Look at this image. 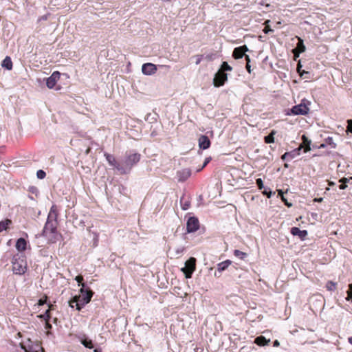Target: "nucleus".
<instances>
[{
	"mask_svg": "<svg viewBox=\"0 0 352 352\" xmlns=\"http://www.w3.org/2000/svg\"><path fill=\"white\" fill-rule=\"evenodd\" d=\"M79 292V295H75L68 302L71 308L76 307L78 311H81L91 301L94 295L93 291L86 285H82Z\"/></svg>",
	"mask_w": 352,
	"mask_h": 352,
	"instance_id": "f257e3e1",
	"label": "nucleus"
},
{
	"mask_svg": "<svg viewBox=\"0 0 352 352\" xmlns=\"http://www.w3.org/2000/svg\"><path fill=\"white\" fill-rule=\"evenodd\" d=\"M57 225L58 222L46 221L40 236L47 238L50 243H56L62 236L57 230Z\"/></svg>",
	"mask_w": 352,
	"mask_h": 352,
	"instance_id": "f03ea898",
	"label": "nucleus"
},
{
	"mask_svg": "<svg viewBox=\"0 0 352 352\" xmlns=\"http://www.w3.org/2000/svg\"><path fill=\"white\" fill-rule=\"evenodd\" d=\"M13 273L17 275L24 274L28 270L26 256L24 254H15L12 258Z\"/></svg>",
	"mask_w": 352,
	"mask_h": 352,
	"instance_id": "7ed1b4c3",
	"label": "nucleus"
},
{
	"mask_svg": "<svg viewBox=\"0 0 352 352\" xmlns=\"http://www.w3.org/2000/svg\"><path fill=\"white\" fill-rule=\"evenodd\" d=\"M140 158L141 155L133 150L128 151L125 153L124 158L121 164L126 171V174H128L133 166L139 162Z\"/></svg>",
	"mask_w": 352,
	"mask_h": 352,
	"instance_id": "20e7f679",
	"label": "nucleus"
},
{
	"mask_svg": "<svg viewBox=\"0 0 352 352\" xmlns=\"http://www.w3.org/2000/svg\"><path fill=\"white\" fill-rule=\"evenodd\" d=\"M310 102L306 99H302L301 102L298 104L293 106L291 109H289L287 115H307L309 112V105Z\"/></svg>",
	"mask_w": 352,
	"mask_h": 352,
	"instance_id": "39448f33",
	"label": "nucleus"
},
{
	"mask_svg": "<svg viewBox=\"0 0 352 352\" xmlns=\"http://www.w3.org/2000/svg\"><path fill=\"white\" fill-rule=\"evenodd\" d=\"M20 346L25 352H45L40 342L33 341L30 338L21 342Z\"/></svg>",
	"mask_w": 352,
	"mask_h": 352,
	"instance_id": "423d86ee",
	"label": "nucleus"
},
{
	"mask_svg": "<svg viewBox=\"0 0 352 352\" xmlns=\"http://www.w3.org/2000/svg\"><path fill=\"white\" fill-rule=\"evenodd\" d=\"M196 270V258L194 257L189 258L185 262V266L181 269L184 274L186 278H191L193 272Z\"/></svg>",
	"mask_w": 352,
	"mask_h": 352,
	"instance_id": "0eeeda50",
	"label": "nucleus"
},
{
	"mask_svg": "<svg viewBox=\"0 0 352 352\" xmlns=\"http://www.w3.org/2000/svg\"><path fill=\"white\" fill-rule=\"evenodd\" d=\"M104 156L109 166L116 168L120 174H126V171L124 170V168L122 167V164L118 161H117L113 155L105 153Z\"/></svg>",
	"mask_w": 352,
	"mask_h": 352,
	"instance_id": "6e6552de",
	"label": "nucleus"
},
{
	"mask_svg": "<svg viewBox=\"0 0 352 352\" xmlns=\"http://www.w3.org/2000/svg\"><path fill=\"white\" fill-rule=\"evenodd\" d=\"M200 223L199 219L195 216H190L186 222L187 233H193L199 230Z\"/></svg>",
	"mask_w": 352,
	"mask_h": 352,
	"instance_id": "1a4fd4ad",
	"label": "nucleus"
},
{
	"mask_svg": "<svg viewBox=\"0 0 352 352\" xmlns=\"http://www.w3.org/2000/svg\"><path fill=\"white\" fill-rule=\"evenodd\" d=\"M227 80L228 74L223 72V71H222L221 69H219V70L215 74L213 80L214 87H219L223 86Z\"/></svg>",
	"mask_w": 352,
	"mask_h": 352,
	"instance_id": "9d476101",
	"label": "nucleus"
},
{
	"mask_svg": "<svg viewBox=\"0 0 352 352\" xmlns=\"http://www.w3.org/2000/svg\"><path fill=\"white\" fill-rule=\"evenodd\" d=\"M198 145L200 150H206L211 146V141L207 135H200L198 138Z\"/></svg>",
	"mask_w": 352,
	"mask_h": 352,
	"instance_id": "9b49d317",
	"label": "nucleus"
},
{
	"mask_svg": "<svg viewBox=\"0 0 352 352\" xmlns=\"http://www.w3.org/2000/svg\"><path fill=\"white\" fill-rule=\"evenodd\" d=\"M60 76V73L58 71L54 72L51 76L47 78L46 80V85L49 89H52L56 85L58 80H59Z\"/></svg>",
	"mask_w": 352,
	"mask_h": 352,
	"instance_id": "f8f14e48",
	"label": "nucleus"
},
{
	"mask_svg": "<svg viewBox=\"0 0 352 352\" xmlns=\"http://www.w3.org/2000/svg\"><path fill=\"white\" fill-rule=\"evenodd\" d=\"M297 38L298 42L296 43V46L292 50L293 54L295 56V60L299 57L300 54L305 52L306 50V47L304 44L303 40L300 37H297Z\"/></svg>",
	"mask_w": 352,
	"mask_h": 352,
	"instance_id": "ddd939ff",
	"label": "nucleus"
},
{
	"mask_svg": "<svg viewBox=\"0 0 352 352\" xmlns=\"http://www.w3.org/2000/svg\"><path fill=\"white\" fill-rule=\"evenodd\" d=\"M249 51L246 45L235 47L232 52V57L234 59H239L245 56V52Z\"/></svg>",
	"mask_w": 352,
	"mask_h": 352,
	"instance_id": "4468645a",
	"label": "nucleus"
},
{
	"mask_svg": "<svg viewBox=\"0 0 352 352\" xmlns=\"http://www.w3.org/2000/svg\"><path fill=\"white\" fill-rule=\"evenodd\" d=\"M157 70L156 65L151 63H144L142 66V72L144 75L154 74Z\"/></svg>",
	"mask_w": 352,
	"mask_h": 352,
	"instance_id": "2eb2a0df",
	"label": "nucleus"
},
{
	"mask_svg": "<svg viewBox=\"0 0 352 352\" xmlns=\"http://www.w3.org/2000/svg\"><path fill=\"white\" fill-rule=\"evenodd\" d=\"M290 232L293 236H298L301 241L305 240L308 235V232L306 230H300L298 227H292L290 230Z\"/></svg>",
	"mask_w": 352,
	"mask_h": 352,
	"instance_id": "dca6fc26",
	"label": "nucleus"
},
{
	"mask_svg": "<svg viewBox=\"0 0 352 352\" xmlns=\"http://www.w3.org/2000/svg\"><path fill=\"white\" fill-rule=\"evenodd\" d=\"M301 140L302 143L298 148H301V150L303 149L305 153L310 151L311 150V140L305 134L302 135Z\"/></svg>",
	"mask_w": 352,
	"mask_h": 352,
	"instance_id": "f3484780",
	"label": "nucleus"
},
{
	"mask_svg": "<svg viewBox=\"0 0 352 352\" xmlns=\"http://www.w3.org/2000/svg\"><path fill=\"white\" fill-rule=\"evenodd\" d=\"M301 152V148H296L294 150L286 152L283 155H281L280 159L283 161H285L287 160H292L295 158L296 156H298L300 155Z\"/></svg>",
	"mask_w": 352,
	"mask_h": 352,
	"instance_id": "a211bd4d",
	"label": "nucleus"
},
{
	"mask_svg": "<svg viewBox=\"0 0 352 352\" xmlns=\"http://www.w3.org/2000/svg\"><path fill=\"white\" fill-rule=\"evenodd\" d=\"M191 175V170L190 168H184L177 172L179 182H184Z\"/></svg>",
	"mask_w": 352,
	"mask_h": 352,
	"instance_id": "6ab92c4d",
	"label": "nucleus"
},
{
	"mask_svg": "<svg viewBox=\"0 0 352 352\" xmlns=\"http://www.w3.org/2000/svg\"><path fill=\"white\" fill-rule=\"evenodd\" d=\"M27 245L28 241L24 238L20 237L16 240L15 247L21 254H23L22 252L27 249Z\"/></svg>",
	"mask_w": 352,
	"mask_h": 352,
	"instance_id": "aec40b11",
	"label": "nucleus"
},
{
	"mask_svg": "<svg viewBox=\"0 0 352 352\" xmlns=\"http://www.w3.org/2000/svg\"><path fill=\"white\" fill-rule=\"evenodd\" d=\"M58 210L56 205H52L47 215V221L57 222Z\"/></svg>",
	"mask_w": 352,
	"mask_h": 352,
	"instance_id": "412c9836",
	"label": "nucleus"
},
{
	"mask_svg": "<svg viewBox=\"0 0 352 352\" xmlns=\"http://www.w3.org/2000/svg\"><path fill=\"white\" fill-rule=\"evenodd\" d=\"M80 342L87 349H91L94 348V344L92 340L89 339L85 335H83L81 338H80Z\"/></svg>",
	"mask_w": 352,
	"mask_h": 352,
	"instance_id": "4be33fe9",
	"label": "nucleus"
},
{
	"mask_svg": "<svg viewBox=\"0 0 352 352\" xmlns=\"http://www.w3.org/2000/svg\"><path fill=\"white\" fill-rule=\"evenodd\" d=\"M49 309H47L44 314L39 315L38 317L45 322L50 321L52 318L50 311L54 309V306L51 304H48Z\"/></svg>",
	"mask_w": 352,
	"mask_h": 352,
	"instance_id": "5701e85b",
	"label": "nucleus"
},
{
	"mask_svg": "<svg viewBox=\"0 0 352 352\" xmlns=\"http://www.w3.org/2000/svg\"><path fill=\"white\" fill-rule=\"evenodd\" d=\"M270 342V340L267 339L263 336H259L256 337L254 340V343L260 346L268 345Z\"/></svg>",
	"mask_w": 352,
	"mask_h": 352,
	"instance_id": "b1692460",
	"label": "nucleus"
},
{
	"mask_svg": "<svg viewBox=\"0 0 352 352\" xmlns=\"http://www.w3.org/2000/svg\"><path fill=\"white\" fill-rule=\"evenodd\" d=\"M232 261L228 259L217 264V268L219 272H223L232 264Z\"/></svg>",
	"mask_w": 352,
	"mask_h": 352,
	"instance_id": "393cba45",
	"label": "nucleus"
},
{
	"mask_svg": "<svg viewBox=\"0 0 352 352\" xmlns=\"http://www.w3.org/2000/svg\"><path fill=\"white\" fill-rule=\"evenodd\" d=\"M1 66L6 69L11 70L12 69V61L11 58L8 56H6V58L2 60Z\"/></svg>",
	"mask_w": 352,
	"mask_h": 352,
	"instance_id": "a878e982",
	"label": "nucleus"
},
{
	"mask_svg": "<svg viewBox=\"0 0 352 352\" xmlns=\"http://www.w3.org/2000/svg\"><path fill=\"white\" fill-rule=\"evenodd\" d=\"M276 133V131L275 130H272L267 135L264 137V142L265 144L274 143L275 140L274 135Z\"/></svg>",
	"mask_w": 352,
	"mask_h": 352,
	"instance_id": "bb28decb",
	"label": "nucleus"
},
{
	"mask_svg": "<svg viewBox=\"0 0 352 352\" xmlns=\"http://www.w3.org/2000/svg\"><path fill=\"white\" fill-rule=\"evenodd\" d=\"M180 204L182 209L186 210L190 208V201L188 199H186L184 195H183L180 199Z\"/></svg>",
	"mask_w": 352,
	"mask_h": 352,
	"instance_id": "cd10ccee",
	"label": "nucleus"
},
{
	"mask_svg": "<svg viewBox=\"0 0 352 352\" xmlns=\"http://www.w3.org/2000/svg\"><path fill=\"white\" fill-rule=\"evenodd\" d=\"M158 115L155 113L153 115L151 113H148L145 116V120L148 122L149 123H155L157 122Z\"/></svg>",
	"mask_w": 352,
	"mask_h": 352,
	"instance_id": "c85d7f7f",
	"label": "nucleus"
},
{
	"mask_svg": "<svg viewBox=\"0 0 352 352\" xmlns=\"http://www.w3.org/2000/svg\"><path fill=\"white\" fill-rule=\"evenodd\" d=\"M233 254L236 257L243 261L245 260L248 256L246 252H242L239 250H234Z\"/></svg>",
	"mask_w": 352,
	"mask_h": 352,
	"instance_id": "c756f323",
	"label": "nucleus"
},
{
	"mask_svg": "<svg viewBox=\"0 0 352 352\" xmlns=\"http://www.w3.org/2000/svg\"><path fill=\"white\" fill-rule=\"evenodd\" d=\"M12 223V221L10 219H6L0 221V233L3 230H6L9 226Z\"/></svg>",
	"mask_w": 352,
	"mask_h": 352,
	"instance_id": "7c9ffc66",
	"label": "nucleus"
},
{
	"mask_svg": "<svg viewBox=\"0 0 352 352\" xmlns=\"http://www.w3.org/2000/svg\"><path fill=\"white\" fill-rule=\"evenodd\" d=\"M336 285L337 283L332 281V280H329L327 281V283H326V286L325 287L327 288V289L328 291H330V292H333V291H335L336 289Z\"/></svg>",
	"mask_w": 352,
	"mask_h": 352,
	"instance_id": "2f4dec72",
	"label": "nucleus"
},
{
	"mask_svg": "<svg viewBox=\"0 0 352 352\" xmlns=\"http://www.w3.org/2000/svg\"><path fill=\"white\" fill-rule=\"evenodd\" d=\"M219 69H221L225 73L226 72H230L232 70V67L226 61H223L221 63Z\"/></svg>",
	"mask_w": 352,
	"mask_h": 352,
	"instance_id": "473e14b6",
	"label": "nucleus"
},
{
	"mask_svg": "<svg viewBox=\"0 0 352 352\" xmlns=\"http://www.w3.org/2000/svg\"><path fill=\"white\" fill-rule=\"evenodd\" d=\"M324 142L327 145H329L332 148H336L337 146V144L333 142V140L331 137L325 138Z\"/></svg>",
	"mask_w": 352,
	"mask_h": 352,
	"instance_id": "72a5a7b5",
	"label": "nucleus"
},
{
	"mask_svg": "<svg viewBox=\"0 0 352 352\" xmlns=\"http://www.w3.org/2000/svg\"><path fill=\"white\" fill-rule=\"evenodd\" d=\"M347 296L346 300L348 302H352V283L349 285V289L346 291Z\"/></svg>",
	"mask_w": 352,
	"mask_h": 352,
	"instance_id": "f704fd0d",
	"label": "nucleus"
},
{
	"mask_svg": "<svg viewBox=\"0 0 352 352\" xmlns=\"http://www.w3.org/2000/svg\"><path fill=\"white\" fill-rule=\"evenodd\" d=\"M207 61H212L217 58V53H210L204 56Z\"/></svg>",
	"mask_w": 352,
	"mask_h": 352,
	"instance_id": "c9c22d12",
	"label": "nucleus"
},
{
	"mask_svg": "<svg viewBox=\"0 0 352 352\" xmlns=\"http://www.w3.org/2000/svg\"><path fill=\"white\" fill-rule=\"evenodd\" d=\"M185 248L184 247H178L175 250V256L176 258H179L182 256L183 252L184 251Z\"/></svg>",
	"mask_w": 352,
	"mask_h": 352,
	"instance_id": "e433bc0d",
	"label": "nucleus"
},
{
	"mask_svg": "<svg viewBox=\"0 0 352 352\" xmlns=\"http://www.w3.org/2000/svg\"><path fill=\"white\" fill-rule=\"evenodd\" d=\"M47 301H48V298H47V296H44L43 298H40V299L38 300V305H39V306H43V305H45V304H47V305H48ZM49 304H51V303H50V302H49Z\"/></svg>",
	"mask_w": 352,
	"mask_h": 352,
	"instance_id": "4c0bfd02",
	"label": "nucleus"
},
{
	"mask_svg": "<svg viewBox=\"0 0 352 352\" xmlns=\"http://www.w3.org/2000/svg\"><path fill=\"white\" fill-rule=\"evenodd\" d=\"M28 191L30 193L35 195L36 196H38V195L39 194L38 189L37 188V187L34 186H30L28 188Z\"/></svg>",
	"mask_w": 352,
	"mask_h": 352,
	"instance_id": "58836bf2",
	"label": "nucleus"
},
{
	"mask_svg": "<svg viewBox=\"0 0 352 352\" xmlns=\"http://www.w3.org/2000/svg\"><path fill=\"white\" fill-rule=\"evenodd\" d=\"M46 173L43 170H38L36 172V177L39 179H43L45 177Z\"/></svg>",
	"mask_w": 352,
	"mask_h": 352,
	"instance_id": "ea45409f",
	"label": "nucleus"
},
{
	"mask_svg": "<svg viewBox=\"0 0 352 352\" xmlns=\"http://www.w3.org/2000/svg\"><path fill=\"white\" fill-rule=\"evenodd\" d=\"M256 185L260 190L265 188L263 182L261 178H258L256 179Z\"/></svg>",
	"mask_w": 352,
	"mask_h": 352,
	"instance_id": "a19ab883",
	"label": "nucleus"
},
{
	"mask_svg": "<svg viewBox=\"0 0 352 352\" xmlns=\"http://www.w3.org/2000/svg\"><path fill=\"white\" fill-rule=\"evenodd\" d=\"M52 328V325L50 323V321L45 322V329H47V336L52 334V332L50 331Z\"/></svg>",
	"mask_w": 352,
	"mask_h": 352,
	"instance_id": "79ce46f5",
	"label": "nucleus"
},
{
	"mask_svg": "<svg viewBox=\"0 0 352 352\" xmlns=\"http://www.w3.org/2000/svg\"><path fill=\"white\" fill-rule=\"evenodd\" d=\"M299 76L302 78H309V72H307L305 70H302L301 72H299L298 73Z\"/></svg>",
	"mask_w": 352,
	"mask_h": 352,
	"instance_id": "37998d69",
	"label": "nucleus"
},
{
	"mask_svg": "<svg viewBox=\"0 0 352 352\" xmlns=\"http://www.w3.org/2000/svg\"><path fill=\"white\" fill-rule=\"evenodd\" d=\"M74 280L78 283V286H80V285L82 286V285H84L82 283V282L84 280L82 276H81V275L76 276L75 277Z\"/></svg>",
	"mask_w": 352,
	"mask_h": 352,
	"instance_id": "c03bdc74",
	"label": "nucleus"
},
{
	"mask_svg": "<svg viewBox=\"0 0 352 352\" xmlns=\"http://www.w3.org/2000/svg\"><path fill=\"white\" fill-rule=\"evenodd\" d=\"M262 193L268 198H270L273 195V192H272L270 188H264V190L262 192Z\"/></svg>",
	"mask_w": 352,
	"mask_h": 352,
	"instance_id": "a18cd8bd",
	"label": "nucleus"
},
{
	"mask_svg": "<svg viewBox=\"0 0 352 352\" xmlns=\"http://www.w3.org/2000/svg\"><path fill=\"white\" fill-rule=\"evenodd\" d=\"M346 133H352V120H347Z\"/></svg>",
	"mask_w": 352,
	"mask_h": 352,
	"instance_id": "49530a36",
	"label": "nucleus"
},
{
	"mask_svg": "<svg viewBox=\"0 0 352 352\" xmlns=\"http://www.w3.org/2000/svg\"><path fill=\"white\" fill-rule=\"evenodd\" d=\"M281 200L284 203V204L288 208H291L293 206V204L291 202H289L287 201V199L284 197V195H282Z\"/></svg>",
	"mask_w": 352,
	"mask_h": 352,
	"instance_id": "de8ad7c7",
	"label": "nucleus"
},
{
	"mask_svg": "<svg viewBox=\"0 0 352 352\" xmlns=\"http://www.w3.org/2000/svg\"><path fill=\"white\" fill-rule=\"evenodd\" d=\"M192 58H196L195 64L199 65L201 63V61L202 60V59L204 58V55H202V54L196 55V56H193Z\"/></svg>",
	"mask_w": 352,
	"mask_h": 352,
	"instance_id": "09e8293b",
	"label": "nucleus"
},
{
	"mask_svg": "<svg viewBox=\"0 0 352 352\" xmlns=\"http://www.w3.org/2000/svg\"><path fill=\"white\" fill-rule=\"evenodd\" d=\"M180 289H181V288H180V287H175V288H174V292H175V294H177V296L181 297V298H182V297H185V296H186V293H184V296H183L182 294H181V293L179 292V290H180Z\"/></svg>",
	"mask_w": 352,
	"mask_h": 352,
	"instance_id": "8fccbe9b",
	"label": "nucleus"
},
{
	"mask_svg": "<svg viewBox=\"0 0 352 352\" xmlns=\"http://www.w3.org/2000/svg\"><path fill=\"white\" fill-rule=\"evenodd\" d=\"M211 160H212V157H206L205 159L204 162V164H203L202 167H201V169H202L204 167H206Z\"/></svg>",
	"mask_w": 352,
	"mask_h": 352,
	"instance_id": "3c124183",
	"label": "nucleus"
},
{
	"mask_svg": "<svg viewBox=\"0 0 352 352\" xmlns=\"http://www.w3.org/2000/svg\"><path fill=\"white\" fill-rule=\"evenodd\" d=\"M350 182V179H347L346 177H342L339 180V182L346 184Z\"/></svg>",
	"mask_w": 352,
	"mask_h": 352,
	"instance_id": "603ef678",
	"label": "nucleus"
},
{
	"mask_svg": "<svg viewBox=\"0 0 352 352\" xmlns=\"http://www.w3.org/2000/svg\"><path fill=\"white\" fill-rule=\"evenodd\" d=\"M245 69L249 74H251L252 69H251L250 63H246Z\"/></svg>",
	"mask_w": 352,
	"mask_h": 352,
	"instance_id": "864d4df0",
	"label": "nucleus"
},
{
	"mask_svg": "<svg viewBox=\"0 0 352 352\" xmlns=\"http://www.w3.org/2000/svg\"><path fill=\"white\" fill-rule=\"evenodd\" d=\"M323 201L322 197H316L313 199L314 202L321 203Z\"/></svg>",
	"mask_w": 352,
	"mask_h": 352,
	"instance_id": "5fc2aeb1",
	"label": "nucleus"
},
{
	"mask_svg": "<svg viewBox=\"0 0 352 352\" xmlns=\"http://www.w3.org/2000/svg\"><path fill=\"white\" fill-rule=\"evenodd\" d=\"M222 272H219L218 270L214 272V276L217 278H219L221 276Z\"/></svg>",
	"mask_w": 352,
	"mask_h": 352,
	"instance_id": "6e6d98bb",
	"label": "nucleus"
},
{
	"mask_svg": "<svg viewBox=\"0 0 352 352\" xmlns=\"http://www.w3.org/2000/svg\"><path fill=\"white\" fill-rule=\"evenodd\" d=\"M347 184L341 183V184L339 186V188L341 190H344L347 188Z\"/></svg>",
	"mask_w": 352,
	"mask_h": 352,
	"instance_id": "4d7b16f0",
	"label": "nucleus"
},
{
	"mask_svg": "<svg viewBox=\"0 0 352 352\" xmlns=\"http://www.w3.org/2000/svg\"><path fill=\"white\" fill-rule=\"evenodd\" d=\"M206 135H208L209 137L213 138V136H214V132H213V131H212V130H211V131H208L206 133Z\"/></svg>",
	"mask_w": 352,
	"mask_h": 352,
	"instance_id": "13d9d810",
	"label": "nucleus"
},
{
	"mask_svg": "<svg viewBox=\"0 0 352 352\" xmlns=\"http://www.w3.org/2000/svg\"><path fill=\"white\" fill-rule=\"evenodd\" d=\"M301 67H302V65H301V63H298L297 64V72H298V74L299 73V72H301V71H302Z\"/></svg>",
	"mask_w": 352,
	"mask_h": 352,
	"instance_id": "bf43d9fd",
	"label": "nucleus"
},
{
	"mask_svg": "<svg viewBox=\"0 0 352 352\" xmlns=\"http://www.w3.org/2000/svg\"><path fill=\"white\" fill-rule=\"evenodd\" d=\"M48 16L47 14L43 15L39 18V21H45L47 19Z\"/></svg>",
	"mask_w": 352,
	"mask_h": 352,
	"instance_id": "052dcab7",
	"label": "nucleus"
},
{
	"mask_svg": "<svg viewBox=\"0 0 352 352\" xmlns=\"http://www.w3.org/2000/svg\"><path fill=\"white\" fill-rule=\"evenodd\" d=\"M156 135H157V132L156 131V130H155V129H154V130H153V131H151V137H155V136H156Z\"/></svg>",
	"mask_w": 352,
	"mask_h": 352,
	"instance_id": "680f3d73",
	"label": "nucleus"
},
{
	"mask_svg": "<svg viewBox=\"0 0 352 352\" xmlns=\"http://www.w3.org/2000/svg\"><path fill=\"white\" fill-rule=\"evenodd\" d=\"M279 345H280V342H278V340H275L273 342V346H278Z\"/></svg>",
	"mask_w": 352,
	"mask_h": 352,
	"instance_id": "e2e57ef3",
	"label": "nucleus"
},
{
	"mask_svg": "<svg viewBox=\"0 0 352 352\" xmlns=\"http://www.w3.org/2000/svg\"><path fill=\"white\" fill-rule=\"evenodd\" d=\"M52 322H53V323H54L56 325L58 324V323L60 322V321L58 320V319L57 318H52Z\"/></svg>",
	"mask_w": 352,
	"mask_h": 352,
	"instance_id": "0e129e2a",
	"label": "nucleus"
},
{
	"mask_svg": "<svg viewBox=\"0 0 352 352\" xmlns=\"http://www.w3.org/2000/svg\"><path fill=\"white\" fill-rule=\"evenodd\" d=\"M245 61L246 63H250V58L248 55H245Z\"/></svg>",
	"mask_w": 352,
	"mask_h": 352,
	"instance_id": "69168bd1",
	"label": "nucleus"
},
{
	"mask_svg": "<svg viewBox=\"0 0 352 352\" xmlns=\"http://www.w3.org/2000/svg\"><path fill=\"white\" fill-rule=\"evenodd\" d=\"M327 146V144L325 142L321 144L320 146H318V148H324Z\"/></svg>",
	"mask_w": 352,
	"mask_h": 352,
	"instance_id": "338daca9",
	"label": "nucleus"
},
{
	"mask_svg": "<svg viewBox=\"0 0 352 352\" xmlns=\"http://www.w3.org/2000/svg\"><path fill=\"white\" fill-rule=\"evenodd\" d=\"M94 352H102L101 348H96L94 349Z\"/></svg>",
	"mask_w": 352,
	"mask_h": 352,
	"instance_id": "774afa93",
	"label": "nucleus"
}]
</instances>
